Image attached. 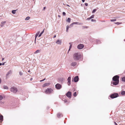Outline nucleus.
Returning a JSON list of instances; mask_svg holds the SVG:
<instances>
[{"mask_svg": "<svg viewBox=\"0 0 125 125\" xmlns=\"http://www.w3.org/2000/svg\"><path fill=\"white\" fill-rule=\"evenodd\" d=\"M119 76L117 75L114 76L113 78V81L111 82V85L113 86V85H117L119 83Z\"/></svg>", "mask_w": 125, "mask_h": 125, "instance_id": "f257e3e1", "label": "nucleus"}, {"mask_svg": "<svg viewBox=\"0 0 125 125\" xmlns=\"http://www.w3.org/2000/svg\"><path fill=\"white\" fill-rule=\"evenodd\" d=\"M82 55L80 53H75L73 55V58L75 61L81 60L82 59Z\"/></svg>", "mask_w": 125, "mask_h": 125, "instance_id": "f03ea898", "label": "nucleus"}, {"mask_svg": "<svg viewBox=\"0 0 125 125\" xmlns=\"http://www.w3.org/2000/svg\"><path fill=\"white\" fill-rule=\"evenodd\" d=\"M52 91L53 90L51 88H47L46 90L45 93L47 94H49L52 93Z\"/></svg>", "mask_w": 125, "mask_h": 125, "instance_id": "7ed1b4c3", "label": "nucleus"}, {"mask_svg": "<svg viewBox=\"0 0 125 125\" xmlns=\"http://www.w3.org/2000/svg\"><path fill=\"white\" fill-rule=\"evenodd\" d=\"M118 96V94L114 93L111 94L110 97L112 98H114L117 97Z\"/></svg>", "mask_w": 125, "mask_h": 125, "instance_id": "20e7f679", "label": "nucleus"}, {"mask_svg": "<svg viewBox=\"0 0 125 125\" xmlns=\"http://www.w3.org/2000/svg\"><path fill=\"white\" fill-rule=\"evenodd\" d=\"M10 90L11 92H13L14 93H16L17 91V88L14 87H11Z\"/></svg>", "mask_w": 125, "mask_h": 125, "instance_id": "39448f33", "label": "nucleus"}, {"mask_svg": "<svg viewBox=\"0 0 125 125\" xmlns=\"http://www.w3.org/2000/svg\"><path fill=\"white\" fill-rule=\"evenodd\" d=\"M84 47V45L82 44H79L77 47L79 49H81Z\"/></svg>", "mask_w": 125, "mask_h": 125, "instance_id": "423d86ee", "label": "nucleus"}, {"mask_svg": "<svg viewBox=\"0 0 125 125\" xmlns=\"http://www.w3.org/2000/svg\"><path fill=\"white\" fill-rule=\"evenodd\" d=\"M55 87L57 89H60L61 87V85L59 83H57L55 85Z\"/></svg>", "mask_w": 125, "mask_h": 125, "instance_id": "0eeeda50", "label": "nucleus"}, {"mask_svg": "<svg viewBox=\"0 0 125 125\" xmlns=\"http://www.w3.org/2000/svg\"><path fill=\"white\" fill-rule=\"evenodd\" d=\"M66 96L69 98H71V92H68L66 94Z\"/></svg>", "mask_w": 125, "mask_h": 125, "instance_id": "6e6552de", "label": "nucleus"}, {"mask_svg": "<svg viewBox=\"0 0 125 125\" xmlns=\"http://www.w3.org/2000/svg\"><path fill=\"white\" fill-rule=\"evenodd\" d=\"M62 41L61 40H58L56 42V43L58 44L61 45L62 44Z\"/></svg>", "mask_w": 125, "mask_h": 125, "instance_id": "1a4fd4ad", "label": "nucleus"}, {"mask_svg": "<svg viewBox=\"0 0 125 125\" xmlns=\"http://www.w3.org/2000/svg\"><path fill=\"white\" fill-rule=\"evenodd\" d=\"M79 78L78 76H76L74 78V81L75 82H77Z\"/></svg>", "mask_w": 125, "mask_h": 125, "instance_id": "9d476101", "label": "nucleus"}, {"mask_svg": "<svg viewBox=\"0 0 125 125\" xmlns=\"http://www.w3.org/2000/svg\"><path fill=\"white\" fill-rule=\"evenodd\" d=\"M77 62H73L71 63V65L73 66H75L77 64Z\"/></svg>", "mask_w": 125, "mask_h": 125, "instance_id": "9b49d317", "label": "nucleus"}, {"mask_svg": "<svg viewBox=\"0 0 125 125\" xmlns=\"http://www.w3.org/2000/svg\"><path fill=\"white\" fill-rule=\"evenodd\" d=\"M50 83H46L42 85L43 87H44L46 86L49 85Z\"/></svg>", "mask_w": 125, "mask_h": 125, "instance_id": "f8f14e48", "label": "nucleus"}, {"mask_svg": "<svg viewBox=\"0 0 125 125\" xmlns=\"http://www.w3.org/2000/svg\"><path fill=\"white\" fill-rule=\"evenodd\" d=\"M57 117L59 118H60L61 117V116H62V114L60 113H58L57 114Z\"/></svg>", "mask_w": 125, "mask_h": 125, "instance_id": "ddd939ff", "label": "nucleus"}, {"mask_svg": "<svg viewBox=\"0 0 125 125\" xmlns=\"http://www.w3.org/2000/svg\"><path fill=\"white\" fill-rule=\"evenodd\" d=\"M3 119V117L2 115H0V121L1 122L2 121Z\"/></svg>", "mask_w": 125, "mask_h": 125, "instance_id": "4468645a", "label": "nucleus"}, {"mask_svg": "<svg viewBox=\"0 0 125 125\" xmlns=\"http://www.w3.org/2000/svg\"><path fill=\"white\" fill-rule=\"evenodd\" d=\"M77 24L79 25V24H80V23L79 22H73V23H72V24H71L70 25H72L73 24Z\"/></svg>", "mask_w": 125, "mask_h": 125, "instance_id": "2eb2a0df", "label": "nucleus"}, {"mask_svg": "<svg viewBox=\"0 0 125 125\" xmlns=\"http://www.w3.org/2000/svg\"><path fill=\"white\" fill-rule=\"evenodd\" d=\"M6 23V21H2L1 22V24L2 25H1V27L3 26V25Z\"/></svg>", "mask_w": 125, "mask_h": 125, "instance_id": "dca6fc26", "label": "nucleus"}, {"mask_svg": "<svg viewBox=\"0 0 125 125\" xmlns=\"http://www.w3.org/2000/svg\"><path fill=\"white\" fill-rule=\"evenodd\" d=\"M94 15H92L89 18H88L87 19V20H88L90 19H91L92 18H94Z\"/></svg>", "mask_w": 125, "mask_h": 125, "instance_id": "f3484780", "label": "nucleus"}, {"mask_svg": "<svg viewBox=\"0 0 125 125\" xmlns=\"http://www.w3.org/2000/svg\"><path fill=\"white\" fill-rule=\"evenodd\" d=\"M40 31H39L37 33H36V35H35V37L36 39L37 37L38 36L39 34L40 33Z\"/></svg>", "mask_w": 125, "mask_h": 125, "instance_id": "a211bd4d", "label": "nucleus"}, {"mask_svg": "<svg viewBox=\"0 0 125 125\" xmlns=\"http://www.w3.org/2000/svg\"><path fill=\"white\" fill-rule=\"evenodd\" d=\"M121 94L122 95H124L125 94V91H122L121 92Z\"/></svg>", "mask_w": 125, "mask_h": 125, "instance_id": "6ab92c4d", "label": "nucleus"}, {"mask_svg": "<svg viewBox=\"0 0 125 125\" xmlns=\"http://www.w3.org/2000/svg\"><path fill=\"white\" fill-rule=\"evenodd\" d=\"M12 73V71L10 70L9 72H8V73L6 74L7 76H8V75H9L10 74H11V73Z\"/></svg>", "mask_w": 125, "mask_h": 125, "instance_id": "aec40b11", "label": "nucleus"}, {"mask_svg": "<svg viewBox=\"0 0 125 125\" xmlns=\"http://www.w3.org/2000/svg\"><path fill=\"white\" fill-rule=\"evenodd\" d=\"M44 30H43L40 33V34L39 36V37H40L41 36V35L43 33L44 31Z\"/></svg>", "mask_w": 125, "mask_h": 125, "instance_id": "412c9836", "label": "nucleus"}, {"mask_svg": "<svg viewBox=\"0 0 125 125\" xmlns=\"http://www.w3.org/2000/svg\"><path fill=\"white\" fill-rule=\"evenodd\" d=\"M71 21V19L70 18H68L67 20V21L68 22H70Z\"/></svg>", "mask_w": 125, "mask_h": 125, "instance_id": "4be33fe9", "label": "nucleus"}, {"mask_svg": "<svg viewBox=\"0 0 125 125\" xmlns=\"http://www.w3.org/2000/svg\"><path fill=\"white\" fill-rule=\"evenodd\" d=\"M30 17H27L25 19V20H29L30 19Z\"/></svg>", "mask_w": 125, "mask_h": 125, "instance_id": "5701e85b", "label": "nucleus"}, {"mask_svg": "<svg viewBox=\"0 0 125 125\" xmlns=\"http://www.w3.org/2000/svg\"><path fill=\"white\" fill-rule=\"evenodd\" d=\"M122 81L124 82H125V76L123 77L122 78Z\"/></svg>", "mask_w": 125, "mask_h": 125, "instance_id": "b1692460", "label": "nucleus"}, {"mask_svg": "<svg viewBox=\"0 0 125 125\" xmlns=\"http://www.w3.org/2000/svg\"><path fill=\"white\" fill-rule=\"evenodd\" d=\"M16 10H13L12 11V12L13 14H15V13Z\"/></svg>", "mask_w": 125, "mask_h": 125, "instance_id": "393cba45", "label": "nucleus"}, {"mask_svg": "<svg viewBox=\"0 0 125 125\" xmlns=\"http://www.w3.org/2000/svg\"><path fill=\"white\" fill-rule=\"evenodd\" d=\"M116 21V19H111V20H110V21L111 22L115 21Z\"/></svg>", "mask_w": 125, "mask_h": 125, "instance_id": "a878e982", "label": "nucleus"}, {"mask_svg": "<svg viewBox=\"0 0 125 125\" xmlns=\"http://www.w3.org/2000/svg\"><path fill=\"white\" fill-rule=\"evenodd\" d=\"M3 87L4 89H8V87L7 86H4Z\"/></svg>", "mask_w": 125, "mask_h": 125, "instance_id": "bb28decb", "label": "nucleus"}, {"mask_svg": "<svg viewBox=\"0 0 125 125\" xmlns=\"http://www.w3.org/2000/svg\"><path fill=\"white\" fill-rule=\"evenodd\" d=\"M69 26H66V31L67 32H68V30L69 29Z\"/></svg>", "mask_w": 125, "mask_h": 125, "instance_id": "cd10ccee", "label": "nucleus"}, {"mask_svg": "<svg viewBox=\"0 0 125 125\" xmlns=\"http://www.w3.org/2000/svg\"><path fill=\"white\" fill-rule=\"evenodd\" d=\"M96 42L98 44L99 43H100V41L99 40H96Z\"/></svg>", "mask_w": 125, "mask_h": 125, "instance_id": "c85d7f7f", "label": "nucleus"}, {"mask_svg": "<svg viewBox=\"0 0 125 125\" xmlns=\"http://www.w3.org/2000/svg\"><path fill=\"white\" fill-rule=\"evenodd\" d=\"M40 51L39 50H37L34 53H39V52Z\"/></svg>", "mask_w": 125, "mask_h": 125, "instance_id": "c756f323", "label": "nucleus"}, {"mask_svg": "<svg viewBox=\"0 0 125 125\" xmlns=\"http://www.w3.org/2000/svg\"><path fill=\"white\" fill-rule=\"evenodd\" d=\"M73 95L75 96H76L77 94H76V92H75L73 94Z\"/></svg>", "mask_w": 125, "mask_h": 125, "instance_id": "7c9ffc66", "label": "nucleus"}, {"mask_svg": "<svg viewBox=\"0 0 125 125\" xmlns=\"http://www.w3.org/2000/svg\"><path fill=\"white\" fill-rule=\"evenodd\" d=\"M114 23L115 24H117V25H119V24H121V23H119V22H115Z\"/></svg>", "mask_w": 125, "mask_h": 125, "instance_id": "2f4dec72", "label": "nucleus"}, {"mask_svg": "<svg viewBox=\"0 0 125 125\" xmlns=\"http://www.w3.org/2000/svg\"><path fill=\"white\" fill-rule=\"evenodd\" d=\"M68 82H70L71 81V77H69L68 78Z\"/></svg>", "mask_w": 125, "mask_h": 125, "instance_id": "473e14b6", "label": "nucleus"}, {"mask_svg": "<svg viewBox=\"0 0 125 125\" xmlns=\"http://www.w3.org/2000/svg\"><path fill=\"white\" fill-rule=\"evenodd\" d=\"M96 9H94V10H93V11H92V13H94V12L96 11Z\"/></svg>", "mask_w": 125, "mask_h": 125, "instance_id": "72a5a7b5", "label": "nucleus"}, {"mask_svg": "<svg viewBox=\"0 0 125 125\" xmlns=\"http://www.w3.org/2000/svg\"><path fill=\"white\" fill-rule=\"evenodd\" d=\"M19 74L20 75H21L23 74V73L21 71H20L19 72Z\"/></svg>", "mask_w": 125, "mask_h": 125, "instance_id": "f704fd0d", "label": "nucleus"}, {"mask_svg": "<svg viewBox=\"0 0 125 125\" xmlns=\"http://www.w3.org/2000/svg\"><path fill=\"white\" fill-rule=\"evenodd\" d=\"M3 98V97L1 95H0V100H1Z\"/></svg>", "mask_w": 125, "mask_h": 125, "instance_id": "c9c22d12", "label": "nucleus"}, {"mask_svg": "<svg viewBox=\"0 0 125 125\" xmlns=\"http://www.w3.org/2000/svg\"><path fill=\"white\" fill-rule=\"evenodd\" d=\"M62 14L63 15L65 16L66 15V13L64 12H63L62 13Z\"/></svg>", "mask_w": 125, "mask_h": 125, "instance_id": "e433bc0d", "label": "nucleus"}, {"mask_svg": "<svg viewBox=\"0 0 125 125\" xmlns=\"http://www.w3.org/2000/svg\"><path fill=\"white\" fill-rule=\"evenodd\" d=\"M70 82H68V84L69 85H70Z\"/></svg>", "mask_w": 125, "mask_h": 125, "instance_id": "4c0bfd02", "label": "nucleus"}, {"mask_svg": "<svg viewBox=\"0 0 125 125\" xmlns=\"http://www.w3.org/2000/svg\"><path fill=\"white\" fill-rule=\"evenodd\" d=\"M91 21H95L96 20H94L93 19H92L91 20Z\"/></svg>", "mask_w": 125, "mask_h": 125, "instance_id": "58836bf2", "label": "nucleus"}, {"mask_svg": "<svg viewBox=\"0 0 125 125\" xmlns=\"http://www.w3.org/2000/svg\"><path fill=\"white\" fill-rule=\"evenodd\" d=\"M45 79L44 78V79H43L42 80H40V82H42V81H44Z\"/></svg>", "mask_w": 125, "mask_h": 125, "instance_id": "ea45409f", "label": "nucleus"}, {"mask_svg": "<svg viewBox=\"0 0 125 125\" xmlns=\"http://www.w3.org/2000/svg\"><path fill=\"white\" fill-rule=\"evenodd\" d=\"M63 101L65 103H66L67 102V100L66 99H64Z\"/></svg>", "mask_w": 125, "mask_h": 125, "instance_id": "a19ab883", "label": "nucleus"}, {"mask_svg": "<svg viewBox=\"0 0 125 125\" xmlns=\"http://www.w3.org/2000/svg\"><path fill=\"white\" fill-rule=\"evenodd\" d=\"M85 5L86 6H87L88 5V4L87 3H85Z\"/></svg>", "mask_w": 125, "mask_h": 125, "instance_id": "79ce46f5", "label": "nucleus"}, {"mask_svg": "<svg viewBox=\"0 0 125 125\" xmlns=\"http://www.w3.org/2000/svg\"><path fill=\"white\" fill-rule=\"evenodd\" d=\"M72 45L71 44L70 46H69V48H72Z\"/></svg>", "mask_w": 125, "mask_h": 125, "instance_id": "37998d69", "label": "nucleus"}, {"mask_svg": "<svg viewBox=\"0 0 125 125\" xmlns=\"http://www.w3.org/2000/svg\"><path fill=\"white\" fill-rule=\"evenodd\" d=\"M45 8H46V7H44L43 8V10H44L45 9Z\"/></svg>", "mask_w": 125, "mask_h": 125, "instance_id": "c03bdc74", "label": "nucleus"}, {"mask_svg": "<svg viewBox=\"0 0 125 125\" xmlns=\"http://www.w3.org/2000/svg\"><path fill=\"white\" fill-rule=\"evenodd\" d=\"M71 49V48H69L68 52V53L69 51H70Z\"/></svg>", "mask_w": 125, "mask_h": 125, "instance_id": "a18cd8bd", "label": "nucleus"}, {"mask_svg": "<svg viewBox=\"0 0 125 125\" xmlns=\"http://www.w3.org/2000/svg\"><path fill=\"white\" fill-rule=\"evenodd\" d=\"M56 37V35H55L54 36V37H53V38H55V37Z\"/></svg>", "mask_w": 125, "mask_h": 125, "instance_id": "49530a36", "label": "nucleus"}, {"mask_svg": "<svg viewBox=\"0 0 125 125\" xmlns=\"http://www.w3.org/2000/svg\"><path fill=\"white\" fill-rule=\"evenodd\" d=\"M82 2H84L85 0H82Z\"/></svg>", "mask_w": 125, "mask_h": 125, "instance_id": "de8ad7c7", "label": "nucleus"}, {"mask_svg": "<svg viewBox=\"0 0 125 125\" xmlns=\"http://www.w3.org/2000/svg\"><path fill=\"white\" fill-rule=\"evenodd\" d=\"M114 123H115V124L116 125H117V124H116V122H114Z\"/></svg>", "mask_w": 125, "mask_h": 125, "instance_id": "09e8293b", "label": "nucleus"}, {"mask_svg": "<svg viewBox=\"0 0 125 125\" xmlns=\"http://www.w3.org/2000/svg\"><path fill=\"white\" fill-rule=\"evenodd\" d=\"M36 38H35V43H36Z\"/></svg>", "mask_w": 125, "mask_h": 125, "instance_id": "8fccbe9b", "label": "nucleus"}, {"mask_svg": "<svg viewBox=\"0 0 125 125\" xmlns=\"http://www.w3.org/2000/svg\"><path fill=\"white\" fill-rule=\"evenodd\" d=\"M5 62L2 63V65H4Z\"/></svg>", "mask_w": 125, "mask_h": 125, "instance_id": "3c124183", "label": "nucleus"}, {"mask_svg": "<svg viewBox=\"0 0 125 125\" xmlns=\"http://www.w3.org/2000/svg\"><path fill=\"white\" fill-rule=\"evenodd\" d=\"M58 17H61V16L59 15H58Z\"/></svg>", "mask_w": 125, "mask_h": 125, "instance_id": "603ef678", "label": "nucleus"}, {"mask_svg": "<svg viewBox=\"0 0 125 125\" xmlns=\"http://www.w3.org/2000/svg\"><path fill=\"white\" fill-rule=\"evenodd\" d=\"M66 5L67 6H68L70 7V6L69 5H68V4Z\"/></svg>", "mask_w": 125, "mask_h": 125, "instance_id": "864d4df0", "label": "nucleus"}, {"mask_svg": "<svg viewBox=\"0 0 125 125\" xmlns=\"http://www.w3.org/2000/svg\"><path fill=\"white\" fill-rule=\"evenodd\" d=\"M4 60V58H3L2 59V61H3Z\"/></svg>", "mask_w": 125, "mask_h": 125, "instance_id": "5fc2aeb1", "label": "nucleus"}, {"mask_svg": "<svg viewBox=\"0 0 125 125\" xmlns=\"http://www.w3.org/2000/svg\"><path fill=\"white\" fill-rule=\"evenodd\" d=\"M2 64L1 63H0V66Z\"/></svg>", "mask_w": 125, "mask_h": 125, "instance_id": "6e6d98bb", "label": "nucleus"}, {"mask_svg": "<svg viewBox=\"0 0 125 125\" xmlns=\"http://www.w3.org/2000/svg\"><path fill=\"white\" fill-rule=\"evenodd\" d=\"M28 72H30V70H29L28 71Z\"/></svg>", "mask_w": 125, "mask_h": 125, "instance_id": "4d7b16f0", "label": "nucleus"}, {"mask_svg": "<svg viewBox=\"0 0 125 125\" xmlns=\"http://www.w3.org/2000/svg\"><path fill=\"white\" fill-rule=\"evenodd\" d=\"M30 80H32V78H31Z\"/></svg>", "mask_w": 125, "mask_h": 125, "instance_id": "13d9d810", "label": "nucleus"}, {"mask_svg": "<svg viewBox=\"0 0 125 125\" xmlns=\"http://www.w3.org/2000/svg\"><path fill=\"white\" fill-rule=\"evenodd\" d=\"M1 80L0 79V83H1Z\"/></svg>", "mask_w": 125, "mask_h": 125, "instance_id": "bf43d9fd", "label": "nucleus"}, {"mask_svg": "<svg viewBox=\"0 0 125 125\" xmlns=\"http://www.w3.org/2000/svg\"><path fill=\"white\" fill-rule=\"evenodd\" d=\"M42 45L43 47L44 46V44H43Z\"/></svg>", "mask_w": 125, "mask_h": 125, "instance_id": "052dcab7", "label": "nucleus"}, {"mask_svg": "<svg viewBox=\"0 0 125 125\" xmlns=\"http://www.w3.org/2000/svg\"><path fill=\"white\" fill-rule=\"evenodd\" d=\"M69 44H71V43H69Z\"/></svg>", "mask_w": 125, "mask_h": 125, "instance_id": "680f3d73", "label": "nucleus"}, {"mask_svg": "<svg viewBox=\"0 0 125 125\" xmlns=\"http://www.w3.org/2000/svg\"><path fill=\"white\" fill-rule=\"evenodd\" d=\"M124 0L125 1V0Z\"/></svg>", "mask_w": 125, "mask_h": 125, "instance_id": "e2e57ef3", "label": "nucleus"}]
</instances>
